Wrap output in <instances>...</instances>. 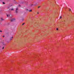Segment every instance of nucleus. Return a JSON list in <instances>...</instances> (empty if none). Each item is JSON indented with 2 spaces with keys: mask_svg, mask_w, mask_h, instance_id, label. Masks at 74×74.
<instances>
[{
  "mask_svg": "<svg viewBox=\"0 0 74 74\" xmlns=\"http://www.w3.org/2000/svg\"><path fill=\"white\" fill-rule=\"evenodd\" d=\"M0 48H1V47L0 46Z\"/></svg>",
  "mask_w": 74,
  "mask_h": 74,
  "instance_id": "nucleus-25",
  "label": "nucleus"
},
{
  "mask_svg": "<svg viewBox=\"0 0 74 74\" xmlns=\"http://www.w3.org/2000/svg\"><path fill=\"white\" fill-rule=\"evenodd\" d=\"M4 47H3L2 48V49H4Z\"/></svg>",
  "mask_w": 74,
  "mask_h": 74,
  "instance_id": "nucleus-13",
  "label": "nucleus"
},
{
  "mask_svg": "<svg viewBox=\"0 0 74 74\" xmlns=\"http://www.w3.org/2000/svg\"><path fill=\"white\" fill-rule=\"evenodd\" d=\"M0 32H2V31H1H1H0Z\"/></svg>",
  "mask_w": 74,
  "mask_h": 74,
  "instance_id": "nucleus-18",
  "label": "nucleus"
},
{
  "mask_svg": "<svg viewBox=\"0 0 74 74\" xmlns=\"http://www.w3.org/2000/svg\"><path fill=\"white\" fill-rule=\"evenodd\" d=\"M2 45H3V46H5V43L3 42L2 43Z\"/></svg>",
  "mask_w": 74,
  "mask_h": 74,
  "instance_id": "nucleus-2",
  "label": "nucleus"
},
{
  "mask_svg": "<svg viewBox=\"0 0 74 74\" xmlns=\"http://www.w3.org/2000/svg\"><path fill=\"white\" fill-rule=\"evenodd\" d=\"M39 0V1H41V0Z\"/></svg>",
  "mask_w": 74,
  "mask_h": 74,
  "instance_id": "nucleus-24",
  "label": "nucleus"
},
{
  "mask_svg": "<svg viewBox=\"0 0 74 74\" xmlns=\"http://www.w3.org/2000/svg\"><path fill=\"white\" fill-rule=\"evenodd\" d=\"M61 18H62V17H61V16H60V18L61 19Z\"/></svg>",
  "mask_w": 74,
  "mask_h": 74,
  "instance_id": "nucleus-20",
  "label": "nucleus"
},
{
  "mask_svg": "<svg viewBox=\"0 0 74 74\" xmlns=\"http://www.w3.org/2000/svg\"><path fill=\"white\" fill-rule=\"evenodd\" d=\"M8 16H10V15L8 14Z\"/></svg>",
  "mask_w": 74,
  "mask_h": 74,
  "instance_id": "nucleus-16",
  "label": "nucleus"
},
{
  "mask_svg": "<svg viewBox=\"0 0 74 74\" xmlns=\"http://www.w3.org/2000/svg\"><path fill=\"white\" fill-rule=\"evenodd\" d=\"M12 38H13V37H12Z\"/></svg>",
  "mask_w": 74,
  "mask_h": 74,
  "instance_id": "nucleus-23",
  "label": "nucleus"
},
{
  "mask_svg": "<svg viewBox=\"0 0 74 74\" xmlns=\"http://www.w3.org/2000/svg\"><path fill=\"white\" fill-rule=\"evenodd\" d=\"M11 10H12V11H13V10H14V9H13V8Z\"/></svg>",
  "mask_w": 74,
  "mask_h": 74,
  "instance_id": "nucleus-9",
  "label": "nucleus"
},
{
  "mask_svg": "<svg viewBox=\"0 0 74 74\" xmlns=\"http://www.w3.org/2000/svg\"><path fill=\"white\" fill-rule=\"evenodd\" d=\"M33 5V4H31L30 5V6L31 7H32V6Z\"/></svg>",
  "mask_w": 74,
  "mask_h": 74,
  "instance_id": "nucleus-6",
  "label": "nucleus"
},
{
  "mask_svg": "<svg viewBox=\"0 0 74 74\" xmlns=\"http://www.w3.org/2000/svg\"><path fill=\"white\" fill-rule=\"evenodd\" d=\"M2 3L3 4H5V3L4 2H3Z\"/></svg>",
  "mask_w": 74,
  "mask_h": 74,
  "instance_id": "nucleus-8",
  "label": "nucleus"
},
{
  "mask_svg": "<svg viewBox=\"0 0 74 74\" xmlns=\"http://www.w3.org/2000/svg\"><path fill=\"white\" fill-rule=\"evenodd\" d=\"M15 20V18H13L12 19H11L10 20V21L11 22H13V21H14V20Z\"/></svg>",
  "mask_w": 74,
  "mask_h": 74,
  "instance_id": "nucleus-1",
  "label": "nucleus"
},
{
  "mask_svg": "<svg viewBox=\"0 0 74 74\" xmlns=\"http://www.w3.org/2000/svg\"><path fill=\"white\" fill-rule=\"evenodd\" d=\"M25 23H23V24H22V25H25Z\"/></svg>",
  "mask_w": 74,
  "mask_h": 74,
  "instance_id": "nucleus-7",
  "label": "nucleus"
},
{
  "mask_svg": "<svg viewBox=\"0 0 74 74\" xmlns=\"http://www.w3.org/2000/svg\"><path fill=\"white\" fill-rule=\"evenodd\" d=\"M12 40V38L10 39V40Z\"/></svg>",
  "mask_w": 74,
  "mask_h": 74,
  "instance_id": "nucleus-21",
  "label": "nucleus"
},
{
  "mask_svg": "<svg viewBox=\"0 0 74 74\" xmlns=\"http://www.w3.org/2000/svg\"><path fill=\"white\" fill-rule=\"evenodd\" d=\"M29 12H32V10H29Z\"/></svg>",
  "mask_w": 74,
  "mask_h": 74,
  "instance_id": "nucleus-4",
  "label": "nucleus"
},
{
  "mask_svg": "<svg viewBox=\"0 0 74 74\" xmlns=\"http://www.w3.org/2000/svg\"><path fill=\"white\" fill-rule=\"evenodd\" d=\"M39 14V12H38L37 13V14Z\"/></svg>",
  "mask_w": 74,
  "mask_h": 74,
  "instance_id": "nucleus-15",
  "label": "nucleus"
},
{
  "mask_svg": "<svg viewBox=\"0 0 74 74\" xmlns=\"http://www.w3.org/2000/svg\"><path fill=\"white\" fill-rule=\"evenodd\" d=\"M27 10H28V9H27Z\"/></svg>",
  "mask_w": 74,
  "mask_h": 74,
  "instance_id": "nucleus-26",
  "label": "nucleus"
},
{
  "mask_svg": "<svg viewBox=\"0 0 74 74\" xmlns=\"http://www.w3.org/2000/svg\"><path fill=\"white\" fill-rule=\"evenodd\" d=\"M69 11H71V9H70L69 10Z\"/></svg>",
  "mask_w": 74,
  "mask_h": 74,
  "instance_id": "nucleus-17",
  "label": "nucleus"
},
{
  "mask_svg": "<svg viewBox=\"0 0 74 74\" xmlns=\"http://www.w3.org/2000/svg\"><path fill=\"white\" fill-rule=\"evenodd\" d=\"M18 8H17L16 10V13H17V10H18Z\"/></svg>",
  "mask_w": 74,
  "mask_h": 74,
  "instance_id": "nucleus-3",
  "label": "nucleus"
},
{
  "mask_svg": "<svg viewBox=\"0 0 74 74\" xmlns=\"http://www.w3.org/2000/svg\"><path fill=\"white\" fill-rule=\"evenodd\" d=\"M1 21H4V19H3L2 18H1Z\"/></svg>",
  "mask_w": 74,
  "mask_h": 74,
  "instance_id": "nucleus-5",
  "label": "nucleus"
},
{
  "mask_svg": "<svg viewBox=\"0 0 74 74\" xmlns=\"http://www.w3.org/2000/svg\"><path fill=\"white\" fill-rule=\"evenodd\" d=\"M40 8V6H38V8Z\"/></svg>",
  "mask_w": 74,
  "mask_h": 74,
  "instance_id": "nucleus-14",
  "label": "nucleus"
},
{
  "mask_svg": "<svg viewBox=\"0 0 74 74\" xmlns=\"http://www.w3.org/2000/svg\"><path fill=\"white\" fill-rule=\"evenodd\" d=\"M56 30H59V29H58V28H57V29H56Z\"/></svg>",
  "mask_w": 74,
  "mask_h": 74,
  "instance_id": "nucleus-12",
  "label": "nucleus"
},
{
  "mask_svg": "<svg viewBox=\"0 0 74 74\" xmlns=\"http://www.w3.org/2000/svg\"><path fill=\"white\" fill-rule=\"evenodd\" d=\"M18 6H19V7H20L21 6H20V5H18Z\"/></svg>",
  "mask_w": 74,
  "mask_h": 74,
  "instance_id": "nucleus-19",
  "label": "nucleus"
},
{
  "mask_svg": "<svg viewBox=\"0 0 74 74\" xmlns=\"http://www.w3.org/2000/svg\"><path fill=\"white\" fill-rule=\"evenodd\" d=\"M37 3H36V4H34V5H37Z\"/></svg>",
  "mask_w": 74,
  "mask_h": 74,
  "instance_id": "nucleus-11",
  "label": "nucleus"
},
{
  "mask_svg": "<svg viewBox=\"0 0 74 74\" xmlns=\"http://www.w3.org/2000/svg\"><path fill=\"white\" fill-rule=\"evenodd\" d=\"M3 37H4V36H3Z\"/></svg>",
  "mask_w": 74,
  "mask_h": 74,
  "instance_id": "nucleus-22",
  "label": "nucleus"
},
{
  "mask_svg": "<svg viewBox=\"0 0 74 74\" xmlns=\"http://www.w3.org/2000/svg\"><path fill=\"white\" fill-rule=\"evenodd\" d=\"M7 17H8V14H7Z\"/></svg>",
  "mask_w": 74,
  "mask_h": 74,
  "instance_id": "nucleus-10",
  "label": "nucleus"
}]
</instances>
